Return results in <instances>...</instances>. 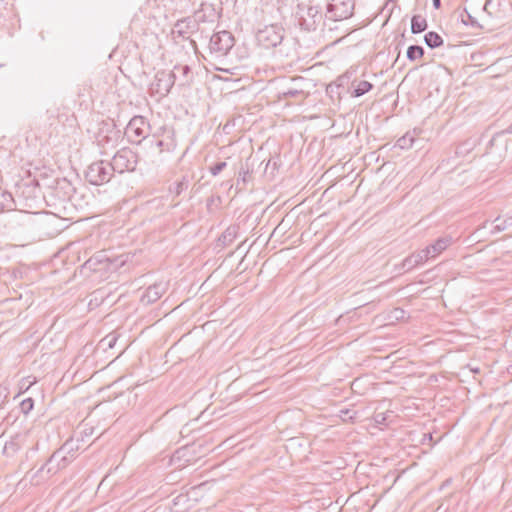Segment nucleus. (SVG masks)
Wrapping results in <instances>:
<instances>
[{
    "mask_svg": "<svg viewBox=\"0 0 512 512\" xmlns=\"http://www.w3.org/2000/svg\"><path fill=\"white\" fill-rule=\"evenodd\" d=\"M121 140L122 132L117 127L114 120L107 119L99 123L98 130L95 134V142L101 154H107L108 151L117 147Z\"/></svg>",
    "mask_w": 512,
    "mask_h": 512,
    "instance_id": "f257e3e1",
    "label": "nucleus"
},
{
    "mask_svg": "<svg viewBox=\"0 0 512 512\" xmlns=\"http://www.w3.org/2000/svg\"><path fill=\"white\" fill-rule=\"evenodd\" d=\"M114 172L111 162L100 160L88 166L85 178L90 184L98 186L108 183Z\"/></svg>",
    "mask_w": 512,
    "mask_h": 512,
    "instance_id": "f03ea898",
    "label": "nucleus"
},
{
    "mask_svg": "<svg viewBox=\"0 0 512 512\" xmlns=\"http://www.w3.org/2000/svg\"><path fill=\"white\" fill-rule=\"evenodd\" d=\"M138 161L139 157L137 152L129 147H123L115 153L111 164L115 172L122 174L124 172L135 171Z\"/></svg>",
    "mask_w": 512,
    "mask_h": 512,
    "instance_id": "7ed1b4c3",
    "label": "nucleus"
},
{
    "mask_svg": "<svg viewBox=\"0 0 512 512\" xmlns=\"http://www.w3.org/2000/svg\"><path fill=\"white\" fill-rule=\"evenodd\" d=\"M284 28L279 24H270L259 29L256 33L258 44L265 49L274 48L284 40Z\"/></svg>",
    "mask_w": 512,
    "mask_h": 512,
    "instance_id": "20e7f679",
    "label": "nucleus"
},
{
    "mask_svg": "<svg viewBox=\"0 0 512 512\" xmlns=\"http://www.w3.org/2000/svg\"><path fill=\"white\" fill-rule=\"evenodd\" d=\"M298 25L302 30L314 31L322 20V13L319 6L298 5L296 12Z\"/></svg>",
    "mask_w": 512,
    "mask_h": 512,
    "instance_id": "39448f33",
    "label": "nucleus"
},
{
    "mask_svg": "<svg viewBox=\"0 0 512 512\" xmlns=\"http://www.w3.org/2000/svg\"><path fill=\"white\" fill-rule=\"evenodd\" d=\"M149 130L150 124L147 119L141 115H136L126 125L124 135L129 142L140 144L148 136Z\"/></svg>",
    "mask_w": 512,
    "mask_h": 512,
    "instance_id": "423d86ee",
    "label": "nucleus"
},
{
    "mask_svg": "<svg viewBox=\"0 0 512 512\" xmlns=\"http://www.w3.org/2000/svg\"><path fill=\"white\" fill-rule=\"evenodd\" d=\"M355 0H328L326 17L332 21H341L354 14Z\"/></svg>",
    "mask_w": 512,
    "mask_h": 512,
    "instance_id": "0eeeda50",
    "label": "nucleus"
},
{
    "mask_svg": "<svg viewBox=\"0 0 512 512\" xmlns=\"http://www.w3.org/2000/svg\"><path fill=\"white\" fill-rule=\"evenodd\" d=\"M47 197L42 194L39 182L36 179L23 181L16 187V196L24 201V206L32 208L36 204L40 196Z\"/></svg>",
    "mask_w": 512,
    "mask_h": 512,
    "instance_id": "6e6552de",
    "label": "nucleus"
},
{
    "mask_svg": "<svg viewBox=\"0 0 512 512\" xmlns=\"http://www.w3.org/2000/svg\"><path fill=\"white\" fill-rule=\"evenodd\" d=\"M235 45L233 34L227 30L214 33L210 37L209 50L216 57L226 56Z\"/></svg>",
    "mask_w": 512,
    "mask_h": 512,
    "instance_id": "1a4fd4ad",
    "label": "nucleus"
},
{
    "mask_svg": "<svg viewBox=\"0 0 512 512\" xmlns=\"http://www.w3.org/2000/svg\"><path fill=\"white\" fill-rule=\"evenodd\" d=\"M204 14L200 12L195 13L194 17H185L178 20L172 29V36L174 39L182 38L189 39L190 34H193L199 29V22L204 21Z\"/></svg>",
    "mask_w": 512,
    "mask_h": 512,
    "instance_id": "9d476101",
    "label": "nucleus"
},
{
    "mask_svg": "<svg viewBox=\"0 0 512 512\" xmlns=\"http://www.w3.org/2000/svg\"><path fill=\"white\" fill-rule=\"evenodd\" d=\"M75 193L72 183L66 178H57L53 185L47 188V195L58 202L70 201Z\"/></svg>",
    "mask_w": 512,
    "mask_h": 512,
    "instance_id": "9b49d317",
    "label": "nucleus"
},
{
    "mask_svg": "<svg viewBox=\"0 0 512 512\" xmlns=\"http://www.w3.org/2000/svg\"><path fill=\"white\" fill-rule=\"evenodd\" d=\"M176 80V75L173 71L159 70L154 76V80L150 85V90L153 94H158L162 97L169 94Z\"/></svg>",
    "mask_w": 512,
    "mask_h": 512,
    "instance_id": "f8f14e48",
    "label": "nucleus"
},
{
    "mask_svg": "<svg viewBox=\"0 0 512 512\" xmlns=\"http://www.w3.org/2000/svg\"><path fill=\"white\" fill-rule=\"evenodd\" d=\"M72 462V456H64L62 451H54L49 459L36 471L34 476L42 473L45 469L47 474L54 475L66 468Z\"/></svg>",
    "mask_w": 512,
    "mask_h": 512,
    "instance_id": "ddd939ff",
    "label": "nucleus"
},
{
    "mask_svg": "<svg viewBox=\"0 0 512 512\" xmlns=\"http://www.w3.org/2000/svg\"><path fill=\"white\" fill-rule=\"evenodd\" d=\"M111 263L112 261L104 251H98L89 257L81 267L90 271H101L110 269Z\"/></svg>",
    "mask_w": 512,
    "mask_h": 512,
    "instance_id": "4468645a",
    "label": "nucleus"
},
{
    "mask_svg": "<svg viewBox=\"0 0 512 512\" xmlns=\"http://www.w3.org/2000/svg\"><path fill=\"white\" fill-rule=\"evenodd\" d=\"M429 259V250H420L418 252H414L404 258L400 263V266L404 269L405 272H408L415 267L423 264L425 261Z\"/></svg>",
    "mask_w": 512,
    "mask_h": 512,
    "instance_id": "2eb2a0df",
    "label": "nucleus"
},
{
    "mask_svg": "<svg viewBox=\"0 0 512 512\" xmlns=\"http://www.w3.org/2000/svg\"><path fill=\"white\" fill-rule=\"evenodd\" d=\"M165 291L166 287L163 283L150 285L141 296V302L144 305L153 304L162 297Z\"/></svg>",
    "mask_w": 512,
    "mask_h": 512,
    "instance_id": "dca6fc26",
    "label": "nucleus"
},
{
    "mask_svg": "<svg viewBox=\"0 0 512 512\" xmlns=\"http://www.w3.org/2000/svg\"><path fill=\"white\" fill-rule=\"evenodd\" d=\"M280 45V48L278 50L279 54L286 59L290 60V62H293L294 60L299 59V53L297 48V42L294 39L290 40H283V42Z\"/></svg>",
    "mask_w": 512,
    "mask_h": 512,
    "instance_id": "f3484780",
    "label": "nucleus"
},
{
    "mask_svg": "<svg viewBox=\"0 0 512 512\" xmlns=\"http://www.w3.org/2000/svg\"><path fill=\"white\" fill-rule=\"evenodd\" d=\"M452 243L451 236L439 237L433 244L428 245L423 250H429V259L435 258L437 255L446 250Z\"/></svg>",
    "mask_w": 512,
    "mask_h": 512,
    "instance_id": "a211bd4d",
    "label": "nucleus"
},
{
    "mask_svg": "<svg viewBox=\"0 0 512 512\" xmlns=\"http://www.w3.org/2000/svg\"><path fill=\"white\" fill-rule=\"evenodd\" d=\"M373 87L374 85L369 81L354 79L351 82L350 95L355 98L361 97L366 93L370 92L373 89Z\"/></svg>",
    "mask_w": 512,
    "mask_h": 512,
    "instance_id": "6ab92c4d",
    "label": "nucleus"
},
{
    "mask_svg": "<svg viewBox=\"0 0 512 512\" xmlns=\"http://www.w3.org/2000/svg\"><path fill=\"white\" fill-rule=\"evenodd\" d=\"M239 231L238 225H230L225 231L219 236L218 242L223 247L229 246L237 237Z\"/></svg>",
    "mask_w": 512,
    "mask_h": 512,
    "instance_id": "aec40b11",
    "label": "nucleus"
},
{
    "mask_svg": "<svg viewBox=\"0 0 512 512\" xmlns=\"http://www.w3.org/2000/svg\"><path fill=\"white\" fill-rule=\"evenodd\" d=\"M249 161H250V158H248L244 164H241V167H240V170L238 173L237 185H239L240 183L243 184V187H241L240 189H243L245 187V185L252 180L253 170L250 167Z\"/></svg>",
    "mask_w": 512,
    "mask_h": 512,
    "instance_id": "412c9836",
    "label": "nucleus"
},
{
    "mask_svg": "<svg viewBox=\"0 0 512 512\" xmlns=\"http://www.w3.org/2000/svg\"><path fill=\"white\" fill-rule=\"evenodd\" d=\"M428 28L427 20L421 15H413L411 18L412 34H420Z\"/></svg>",
    "mask_w": 512,
    "mask_h": 512,
    "instance_id": "4be33fe9",
    "label": "nucleus"
},
{
    "mask_svg": "<svg viewBox=\"0 0 512 512\" xmlns=\"http://www.w3.org/2000/svg\"><path fill=\"white\" fill-rule=\"evenodd\" d=\"M424 42L429 48L436 49L443 45L444 40L437 32L429 31L424 35Z\"/></svg>",
    "mask_w": 512,
    "mask_h": 512,
    "instance_id": "5701e85b",
    "label": "nucleus"
},
{
    "mask_svg": "<svg viewBox=\"0 0 512 512\" xmlns=\"http://www.w3.org/2000/svg\"><path fill=\"white\" fill-rule=\"evenodd\" d=\"M493 223H495V225L491 232L492 233L502 232L512 226V216L502 217L499 215L493 220Z\"/></svg>",
    "mask_w": 512,
    "mask_h": 512,
    "instance_id": "b1692460",
    "label": "nucleus"
},
{
    "mask_svg": "<svg viewBox=\"0 0 512 512\" xmlns=\"http://www.w3.org/2000/svg\"><path fill=\"white\" fill-rule=\"evenodd\" d=\"M14 205L12 194L0 188V211L13 210Z\"/></svg>",
    "mask_w": 512,
    "mask_h": 512,
    "instance_id": "393cba45",
    "label": "nucleus"
},
{
    "mask_svg": "<svg viewBox=\"0 0 512 512\" xmlns=\"http://www.w3.org/2000/svg\"><path fill=\"white\" fill-rule=\"evenodd\" d=\"M190 181L188 177L183 176L180 181H177L169 186V192L175 196L181 195L182 192L186 191L189 187Z\"/></svg>",
    "mask_w": 512,
    "mask_h": 512,
    "instance_id": "a878e982",
    "label": "nucleus"
},
{
    "mask_svg": "<svg viewBox=\"0 0 512 512\" xmlns=\"http://www.w3.org/2000/svg\"><path fill=\"white\" fill-rule=\"evenodd\" d=\"M425 54V50L420 45H410L407 48L406 57L409 61L414 62L421 59Z\"/></svg>",
    "mask_w": 512,
    "mask_h": 512,
    "instance_id": "bb28decb",
    "label": "nucleus"
},
{
    "mask_svg": "<svg viewBox=\"0 0 512 512\" xmlns=\"http://www.w3.org/2000/svg\"><path fill=\"white\" fill-rule=\"evenodd\" d=\"M82 250V247L77 243H72L67 247V260L74 264L76 262H79L81 260L80 252Z\"/></svg>",
    "mask_w": 512,
    "mask_h": 512,
    "instance_id": "cd10ccee",
    "label": "nucleus"
},
{
    "mask_svg": "<svg viewBox=\"0 0 512 512\" xmlns=\"http://www.w3.org/2000/svg\"><path fill=\"white\" fill-rule=\"evenodd\" d=\"M118 338H119V335L116 334L115 332L109 333L108 335H106L104 338H102L100 340V342L98 344V348H101L104 351L107 349H112L115 346Z\"/></svg>",
    "mask_w": 512,
    "mask_h": 512,
    "instance_id": "c85d7f7f",
    "label": "nucleus"
},
{
    "mask_svg": "<svg viewBox=\"0 0 512 512\" xmlns=\"http://www.w3.org/2000/svg\"><path fill=\"white\" fill-rule=\"evenodd\" d=\"M78 446L74 444L73 440H67L58 451H62L64 456H72V461L76 458Z\"/></svg>",
    "mask_w": 512,
    "mask_h": 512,
    "instance_id": "c756f323",
    "label": "nucleus"
},
{
    "mask_svg": "<svg viewBox=\"0 0 512 512\" xmlns=\"http://www.w3.org/2000/svg\"><path fill=\"white\" fill-rule=\"evenodd\" d=\"M307 96L306 92L302 89L297 88H287L280 93V97L283 99L289 98H305Z\"/></svg>",
    "mask_w": 512,
    "mask_h": 512,
    "instance_id": "7c9ffc66",
    "label": "nucleus"
},
{
    "mask_svg": "<svg viewBox=\"0 0 512 512\" xmlns=\"http://www.w3.org/2000/svg\"><path fill=\"white\" fill-rule=\"evenodd\" d=\"M413 143H414V137H412L411 135H409V133H407L397 140L396 146L401 149H409L413 146Z\"/></svg>",
    "mask_w": 512,
    "mask_h": 512,
    "instance_id": "2f4dec72",
    "label": "nucleus"
},
{
    "mask_svg": "<svg viewBox=\"0 0 512 512\" xmlns=\"http://www.w3.org/2000/svg\"><path fill=\"white\" fill-rule=\"evenodd\" d=\"M34 403L35 402L32 397H27L19 403V409L24 415H27L33 410Z\"/></svg>",
    "mask_w": 512,
    "mask_h": 512,
    "instance_id": "473e14b6",
    "label": "nucleus"
},
{
    "mask_svg": "<svg viewBox=\"0 0 512 512\" xmlns=\"http://www.w3.org/2000/svg\"><path fill=\"white\" fill-rule=\"evenodd\" d=\"M227 167V162L219 161L209 167V172L213 176L219 175Z\"/></svg>",
    "mask_w": 512,
    "mask_h": 512,
    "instance_id": "72a5a7b5",
    "label": "nucleus"
},
{
    "mask_svg": "<svg viewBox=\"0 0 512 512\" xmlns=\"http://www.w3.org/2000/svg\"><path fill=\"white\" fill-rule=\"evenodd\" d=\"M363 381H364V378H362V377H358L352 381L351 389L354 393H358V394L365 393V391L362 389Z\"/></svg>",
    "mask_w": 512,
    "mask_h": 512,
    "instance_id": "f704fd0d",
    "label": "nucleus"
},
{
    "mask_svg": "<svg viewBox=\"0 0 512 512\" xmlns=\"http://www.w3.org/2000/svg\"><path fill=\"white\" fill-rule=\"evenodd\" d=\"M175 69L177 71H180L182 73L183 77L185 78V81L183 84L189 83V81L192 78L191 68L188 65H184V66H176Z\"/></svg>",
    "mask_w": 512,
    "mask_h": 512,
    "instance_id": "c9c22d12",
    "label": "nucleus"
},
{
    "mask_svg": "<svg viewBox=\"0 0 512 512\" xmlns=\"http://www.w3.org/2000/svg\"><path fill=\"white\" fill-rule=\"evenodd\" d=\"M9 388L6 385L0 384V410L3 408L4 404L7 402L9 396Z\"/></svg>",
    "mask_w": 512,
    "mask_h": 512,
    "instance_id": "e433bc0d",
    "label": "nucleus"
},
{
    "mask_svg": "<svg viewBox=\"0 0 512 512\" xmlns=\"http://www.w3.org/2000/svg\"><path fill=\"white\" fill-rule=\"evenodd\" d=\"M155 145L159 148L160 152L170 151L172 148V142H165L164 140L157 139Z\"/></svg>",
    "mask_w": 512,
    "mask_h": 512,
    "instance_id": "4c0bfd02",
    "label": "nucleus"
},
{
    "mask_svg": "<svg viewBox=\"0 0 512 512\" xmlns=\"http://www.w3.org/2000/svg\"><path fill=\"white\" fill-rule=\"evenodd\" d=\"M465 14H466V17L467 19L464 18V16L462 15V22L465 24V25H472V26H478V22L477 20L472 17L466 10H465Z\"/></svg>",
    "mask_w": 512,
    "mask_h": 512,
    "instance_id": "58836bf2",
    "label": "nucleus"
},
{
    "mask_svg": "<svg viewBox=\"0 0 512 512\" xmlns=\"http://www.w3.org/2000/svg\"><path fill=\"white\" fill-rule=\"evenodd\" d=\"M35 381H30L28 378H24L20 382V393L27 391Z\"/></svg>",
    "mask_w": 512,
    "mask_h": 512,
    "instance_id": "ea45409f",
    "label": "nucleus"
},
{
    "mask_svg": "<svg viewBox=\"0 0 512 512\" xmlns=\"http://www.w3.org/2000/svg\"><path fill=\"white\" fill-rule=\"evenodd\" d=\"M373 418L378 424H385L387 419L386 414L383 412L375 413Z\"/></svg>",
    "mask_w": 512,
    "mask_h": 512,
    "instance_id": "a19ab883",
    "label": "nucleus"
},
{
    "mask_svg": "<svg viewBox=\"0 0 512 512\" xmlns=\"http://www.w3.org/2000/svg\"><path fill=\"white\" fill-rule=\"evenodd\" d=\"M16 420V416L12 414V412L8 413V415L3 419V422H6L8 425L13 424Z\"/></svg>",
    "mask_w": 512,
    "mask_h": 512,
    "instance_id": "79ce46f5",
    "label": "nucleus"
},
{
    "mask_svg": "<svg viewBox=\"0 0 512 512\" xmlns=\"http://www.w3.org/2000/svg\"><path fill=\"white\" fill-rule=\"evenodd\" d=\"M46 113L49 115L48 119L56 117V110L47 109Z\"/></svg>",
    "mask_w": 512,
    "mask_h": 512,
    "instance_id": "37998d69",
    "label": "nucleus"
},
{
    "mask_svg": "<svg viewBox=\"0 0 512 512\" xmlns=\"http://www.w3.org/2000/svg\"><path fill=\"white\" fill-rule=\"evenodd\" d=\"M433 7L439 9L441 7V0H432Z\"/></svg>",
    "mask_w": 512,
    "mask_h": 512,
    "instance_id": "c03bdc74",
    "label": "nucleus"
},
{
    "mask_svg": "<svg viewBox=\"0 0 512 512\" xmlns=\"http://www.w3.org/2000/svg\"><path fill=\"white\" fill-rule=\"evenodd\" d=\"M450 483H451V479H447V480H445V481L442 483V485H441L440 489L442 490L444 487L448 486Z\"/></svg>",
    "mask_w": 512,
    "mask_h": 512,
    "instance_id": "a18cd8bd",
    "label": "nucleus"
},
{
    "mask_svg": "<svg viewBox=\"0 0 512 512\" xmlns=\"http://www.w3.org/2000/svg\"><path fill=\"white\" fill-rule=\"evenodd\" d=\"M401 270H404V269L402 268V266H400V263H399V264H396V265H395V271L400 272Z\"/></svg>",
    "mask_w": 512,
    "mask_h": 512,
    "instance_id": "49530a36",
    "label": "nucleus"
},
{
    "mask_svg": "<svg viewBox=\"0 0 512 512\" xmlns=\"http://www.w3.org/2000/svg\"><path fill=\"white\" fill-rule=\"evenodd\" d=\"M190 44H191V45H192V47H194V48H196V47H197L196 42H195V40H193V39H190Z\"/></svg>",
    "mask_w": 512,
    "mask_h": 512,
    "instance_id": "de8ad7c7",
    "label": "nucleus"
},
{
    "mask_svg": "<svg viewBox=\"0 0 512 512\" xmlns=\"http://www.w3.org/2000/svg\"><path fill=\"white\" fill-rule=\"evenodd\" d=\"M341 413L344 414V416H347L350 413V411L348 409L341 410Z\"/></svg>",
    "mask_w": 512,
    "mask_h": 512,
    "instance_id": "09e8293b",
    "label": "nucleus"
},
{
    "mask_svg": "<svg viewBox=\"0 0 512 512\" xmlns=\"http://www.w3.org/2000/svg\"><path fill=\"white\" fill-rule=\"evenodd\" d=\"M507 132L508 133H512V123L509 125V127L507 128Z\"/></svg>",
    "mask_w": 512,
    "mask_h": 512,
    "instance_id": "8fccbe9b",
    "label": "nucleus"
},
{
    "mask_svg": "<svg viewBox=\"0 0 512 512\" xmlns=\"http://www.w3.org/2000/svg\"><path fill=\"white\" fill-rule=\"evenodd\" d=\"M271 162V159L267 162L266 169L270 166Z\"/></svg>",
    "mask_w": 512,
    "mask_h": 512,
    "instance_id": "3c124183",
    "label": "nucleus"
},
{
    "mask_svg": "<svg viewBox=\"0 0 512 512\" xmlns=\"http://www.w3.org/2000/svg\"><path fill=\"white\" fill-rule=\"evenodd\" d=\"M276 165V162H273V164H271V167L276 168Z\"/></svg>",
    "mask_w": 512,
    "mask_h": 512,
    "instance_id": "603ef678",
    "label": "nucleus"
},
{
    "mask_svg": "<svg viewBox=\"0 0 512 512\" xmlns=\"http://www.w3.org/2000/svg\"><path fill=\"white\" fill-rule=\"evenodd\" d=\"M276 165V162H273V164H271V167L276 168Z\"/></svg>",
    "mask_w": 512,
    "mask_h": 512,
    "instance_id": "864d4df0",
    "label": "nucleus"
},
{
    "mask_svg": "<svg viewBox=\"0 0 512 512\" xmlns=\"http://www.w3.org/2000/svg\"><path fill=\"white\" fill-rule=\"evenodd\" d=\"M342 38L335 40L333 43H338Z\"/></svg>",
    "mask_w": 512,
    "mask_h": 512,
    "instance_id": "5fc2aeb1",
    "label": "nucleus"
},
{
    "mask_svg": "<svg viewBox=\"0 0 512 512\" xmlns=\"http://www.w3.org/2000/svg\"><path fill=\"white\" fill-rule=\"evenodd\" d=\"M21 393L19 392L17 395L14 396V399H17L18 396L20 395Z\"/></svg>",
    "mask_w": 512,
    "mask_h": 512,
    "instance_id": "6e6d98bb",
    "label": "nucleus"
},
{
    "mask_svg": "<svg viewBox=\"0 0 512 512\" xmlns=\"http://www.w3.org/2000/svg\"><path fill=\"white\" fill-rule=\"evenodd\" d=\"M21 393L19 392L17 395L14 396V399H17L18 396L20 395Z\"/></svg>",
    "mask_w": 512,
    "mask_h": 512,
    "instance_id": "4d7b16f0",
    "label": "nucleus"
},
{
    "mask_svg": "<svg viewBox=\"0 0 512 512\" xmlns=\"http://www.w3.org/2000/svg\"><path fill=\"white\" fill-rule=\"evenodd\" d=\"M510 333L512 334V330L510 331Z\"/></svg>",
    "mask_w": 512,
    "mask_h": 512,
    "instance_id": "13d9d810",
    "label": "nucleus"
}]
</instances>
